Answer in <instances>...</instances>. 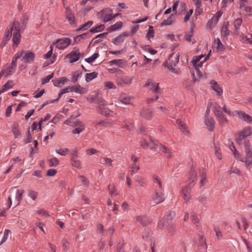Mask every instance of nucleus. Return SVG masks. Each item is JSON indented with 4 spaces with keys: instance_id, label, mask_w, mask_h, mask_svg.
I'll use <instances>...</instances> for the list:
<instances>
[{
    "instance_id": "obj_22",
    "label": "nucleus",
    "mask_w": 252,
    "mask_h": 252,
    "mask_svg": "<svg viewBox=\"0 0 252 252\" xmlns=\"http://www.w3.org/2000/svg\"><path fill=\"white\" fill-rule=\"evenodd\" d=\"M213 144L215 149V154L217 158L219 159L222 158L221 154L220 152V143L219 141H213Z\"/></svg>"
},
{
    "instance_id": "obj_3",
    "label": "nucleus",
    "mask_w": 252,
    "mask_h": 252,
    "mask_svg": "<svg viewBox=\"0 0 252 252\" xmlns=\"http://www.w3.org/2000/svg\"><path fill=\"white\" fill-rule=\"evenodd\" d=\"M13 36L12 41L14 44L17 46L20 41L21 37L20 32L21 31L24 30L25 28V26H21L20 24L16 21H13Z\"/></svg>"
},
{
    "instance_id": "obj_55",
    "label": "nucleus",
    "mask_w": 252,
    "mask_h": 252,
    "mask_svg": "<svg viewBox=\"0 0 252 252\" xmlns=\"http://www.w3.org/2000/svg\"><path fill=\"white\" fill-rule=\"evenodd\" d=\"M13 23L12 26H10L9 28L8 29L7 31L5 32L4 36L7 37V38H10L12 36V31H13Z\"/></svg>"
},
{
    "instance_id": "obj_4",
    "label": "nucleus",
    "mask_w": 252,
    "mask_h": 252,
    "mask_svg": "<svg viewBox=\"0 0 252 252\" xmlns=\"http://www.w3.org/2000/svg\"><path fill=\"white\" fill-rule=\"evenodd\" d=\"M251 135H252V127L250 126L245 127L242 130L236 133L235 141L238 145H242L243 140Z\"/></svg>"
},
{
    "instance_id": "obj_48",
    "label": "nucleus",
    "mask_w": 252,
    "mask_h": 252,
    "mask_svg": "<svg viewBox=\"0 0 252 252\" xmlns=\"http://www.w3.org/2000/svg\"><path fill=\"white\" fill-rule=\"evenodd\" d=\"M71 161L72 162V165L79 169H80L82 168V164L79 160L76 159L75 158H71Z\"/></svg>"
},
{
    "instance_id": "obj_49",
    "label": "nucleus",
    "mask_w": 252,
    "mask_h": 252,
    "mask_svg": "<svg viewBox=\"0 0 252 252\" xmlns=\"http://www.w3.org/2000/svg\"><path fill=\"white\" fill-rule=\"evenodd\" d=\"M234 148V154L233 155L236 159L239 160L240 161L244 162L243 158L242 157L240 153L236 150L235 147Z\"/></svg>"
},
{
    "instance_id": "obj_9",
    "label": "nucleus",
    "mask_w": 252,
    "mask_h": 252,
    "mask_svg": "<svg viewBox=\"0 0 252 252\" xmlns=\"http://www.w3.org/2000/svg\"><path fill=\"white\" fill-rule=\"evenodd\" d=\"M16 66L15 60H12L10 64H6L3 66L0 73L2 75L5 74V76L10 75L14 72Z\"/></svg>"
},
{
    "instance_id": "obj_38",
    "label": "nucleus",
    "mask_w": 252,
    "mask_h": 252,
    "mask_svg": "<svg viewBox=\"0 0 252 252\" xmlns=\"http://www.w3.org/2000/svg\"><path fill=\"white\" fill-rule=\"evenodd\" d=\"M97 74L98 73L96 72L86 73L85 75V80L87 82H90L93 79L97 77Z\"/></svg>"
},
{
    "instance_id": "obj_6",
    "label": "nucleus",
    "mask_w": 252,
    "mask_h": 252,
    "mask_svg": "<svg viewBox=\"0 0 252 252\" xmlns=\"http://www.w3.org/2000/svg\"><path fill=\"white\" fill-rule=\"evenodd\" d=\"M245 152V164L246 166L250 168L252 163V149L251 148V145L249 141L244 143Z\"/></svg>"
},
{
    "instance_id": "obj_7",
    "label": "nucleus",
    "mask_w": 252,
    "mask_h": 252,
    "mask_svg": "<svg viewBox=\"0 0 252 252\" xmlns=\"http://www.w3.org/2000/svg\"><path fill=\"white\" fill-rule=\"evenodd\" d=\"M113 10L110 8H106L99 12L100 17L101 20L107 23L113 19Z\"/></svg>"
},
{
    "instance_id": "obj_10",
    "label": "nucleus",
    "mask_w": 252,
    "mask_h": 252,
    "mask_svg": "<svg viewBox=\"0 0 252 252\" xmlns=\"http://www.w3.org/2000/svg\"><path fill=\"white\" fill-rule=\"evenodd\" d=\"M133 79V76H123L117 79V84L120 87L129 86L132 83Z\"/></svg>"
},
{
    "instance_id": "obj_31",
    "label": "nucleus",
    "mask_w": 252,
    "mask_h": 252,
    "mask_svg": "<svg viewBox=\"0 0 252 252\" xmlns=\"http://www.w3.org/2000/svg\"><path fill=\"white\" fill-rule=\"evenodd\" d=\"M123 25L122 22H118L114 25H111L108 29V31L109 32H112L120 29Z\"/></svg>"
},
{
    "instance_id": "obj_34",
    "label": "nucleus",
    "mask_w": 252,
    "mask_h": 252,
    "mask_svg": "<svg viewBox=\"0 0 252 252\" xmlns=\"http://www.w3.org/2000/svg\"><path fill=\"white\" fill-rule=\"evenodd\" d=\"M119 99L120 101L122 102L123 103H124L125 104H130L131 97L125 94H121L120 95Z\"/></svg>"
},
{
    "instance_id": "obj_21",
    "label": "nucleus",
    "mask_w": 252,
    "mask_h": 252,
    "mask_svg": "<svg viewBox=\"0 0 252 252\" xmlns=\"http://www.w3.org/2000/svg\"><path fill=\"white\" fill-rule=\"evenodd\" d=\"M140 115L142 117L146 119H150L153 116V112L152 110L149 108H144L141 111Z\"/></svg>"
},
{
    "instance_id": "obj_60",
    "label": "nucleus",
    "mask_w": 252,
    "mask_h": 252,
    "mask_svg": "<svg viewBox=\"0 0 252 252\" xmlns=\"http://www.w3.org/2000/svg\"><path fill=\"white\" fill-rule=\"evenodd\" d=\"M71 87H67V88L62 89L58 94L59 98H60L63 94L71 92Z\"/></svg>"
},
{
    "instance_id": "obj_54",
    "label": "nucleus",
    "mask_w": 252,
    "mask_h": 252,
    "mask_svg": "<svg viewBox=\"0 0 252 252\" xmlns=\"http://www.w3.org/2000/svg\"><path fill=\"white\" fill-rule=\"evenodd\" d=\"M98 56L99 55L98 53H94L90 57L86 58L85 61L88 63H91L94 61L98 57Z\"/></svg>"
},
{
    "instance_id": "obj_8",
    "label": "nucleus",
    "mask_w": 252,
    "mask_h": 252,
    "mask_svg": "<svg viewBox=\"0 0 252 252\" xmlns=\"http://www.w3.org/2000/svg\"><path fill=\"white\" fill-rule=\"evenodd\" d=\"M144 87L149 88V89L152 91L153 93H155V94L158 95L161 94V90L159 87V84L156 83L151 79L147 80Z\"/></svg>"
},
{
    "instance_id": "obj_1",
    "label": "nucleus",
    "mask_w": 252,
    "mask_h": 252,
    "mask_svg": "<svg viewBox=\"0 0 252 252\" xmlns=\"http://www.w3.org/2000/svg\"><path fill=\"white\" fill-rule=\"evenodd\" d=\"M196 176L197 172L194 169H191L189 173L187 184L182 187L181 189V194L186 203L189 202L192 198L191 191L194 185V182L196 180Z\"/></svg>"
},
{
    "instance_id": "obj_24",
    "label": "nucleus",
    "mask_w": 252,
    "mask_h": 252,
    "mask_svg": "<svg viewBox=\"0 0 252 252\" xmlns=\"http://www.w3.org/2000/svg\"><path fill=\"white\" fill-rule=\"evenodd\" d=\"M153 180L154 184L155 186V188H157L160 190H163L162 185V182L159 177L156 175L153 176Z\"/></svg>"
},
{
    "instance_id": "obj_28",
    "label": "nucleus",
    "mask_w": 252,
    "mask_h": 252,
    "mask_svg": "<svg viewBox=\"0 0 252 252\" xmlns=\"http://www.w3.org/2000/svg\"><path fill=\"white\" fill-rule=\"evenodd\" d=\"M13 85V81L12 80H8L4 85L2 86L1 89L0 90V94L12 88Z\"/></svg>"
},
{
    "instance_id": "obj_61",
    "label": "nucleus",
    "mask_w": 252,
    "mask_h": 252,
    "mask_svg": "<svg viewBox=\"0 0 252 252\" xmlns=\"http://www.w3.org/2000/svg\"><path fill=\"white\" fill-rule=\"evenodd\" d=\"M214 229L218 239H222L223 236L220 229L218 227H214Z\"/></svg>"
},
{
    "instance_id": "obj_20",
    "label": "nucleus",
    "mask_w": 252,
    "mask_h": 252,
    "mask_svg": "<svg viewBox=\"0 0 252 252\" xmlns=\"http://www.w3.org/2000/svg\"><path fill=\"white\" fill-rule=\"evenodd\" d=\"M71 92H74L80 94H83L87 93V89L82 87L79 85H76L71 87Z\"/></svg>"
},
{
    "instance_id": "obj_15",
    "label": "nucleus",
    "mask_w": 252,
    "mask_h": 252,
    "mask_svg": "<svg viewBox=\"0 0 252 252\" xmlns=\"http://www.w3.org/2000/svg\"><path fill=\"white\" fill-rule=\"evenodd\" d=\"M79 115V114L76 116L71 115L69 119L64 122V124L72 127L77 126L81 122L77 119V117Z\"/></svg>"
},
{
    "instance_id": "obj_43",
    "label": "nucleus",
    "mask_w": 252,
    "mask_h": 252,
    "mask_svg": "<svg viewBox=\"0 0 252 252\" xmlns=\"http://www.w3.org/2000/svg\"><path fill=\"white\" fill-rule=\"evenodd\" d=\"M159 150L161 152L167 154L168 157H171L172 153L170 150L166 146L162 145H160Z\"/></svg>"
},
{
    "instance_id": "obj_41",
    "label": "nucleus",
    "mask_w": 252,
    "mask_h": 252,
    "mask_svg": "<svg viewBox=\"0 0 252 252\" xmlns=\"http://www.w3.org/2000/svg\"><path fill=\"white\" fill-rule=\"evenodd\" d=\"M113 160L108 158L103 157L101 158V160L100 161V163L103 164H106L107 165L113 167Z\"/></svg>"
},
{
    "instance_id": "obj_12",
    "label": "nucleus",
    "mask_w": 252,
    "mask_h": 252,
    "mask_svg": "<svg viewBox=\"0 0 252 252\" xmlns=\"http://www.w3.org/2000/svg\"><path fill=\"white\" fill-rule=\"evenodd\" d=\"M66 57L69 59L70 63L77 61L80 57L79 48L74 47L73 50L67 54Z\"/></svg>"
},
{
    "instance_id": "obj_44",
    "label": "nucleus",
    "mask_w": 252,
    "mask_h": 252,
    "mask_svg": "<svg viewBox=\"0 0 252 252\" xmlns=\"http://www.w3.org/2000/svg\"><path fill=\"white\" fill-rule=\"evenodd\" d=\"M242 19L241 18H237L234 21L233 25L236 32L239 29L240 27L242 25Z\"/></svg>"
},
{
    "instance_id": "obj_58",
    "label": "nucleus",
    "mask_w": 252,
    "mask_h": 252,
    "mask_svg": "<svg viewBox=\"0 0 252 252\" xmlns=\"http://www.w3.org/2000/svg\"><path fill=\"white\" fill-rule=\"evenodd\" d=\"M154 36V31L153 29V27L151 26H149L148 32L146 35V37L148 39H149L151 37H153Z\"/></svg>"
},
{
    "instance_id": "obj_5",
    "label": "nucleus",
    "mask_w": 252,
    "mask_h": 252,
    "mask_svg": "<svg viewBox=\"0 0 252 252\" xmlns=\"http://www.w3.org/2000/svg\"><path fill=\"white\" fill-rule=\"evenodd\" d=\"M152 201L151 204L155 206L162 203L165 200L164 194L163 190H160L157 188L155 189L154 192L152 195Z\"/></svg>"
},
{
    "instance_id": "obj_47",
    "label": "nucleus",
    "mask_w": 252,
    "mask_h": 252,
    "mask_svg": "<svg viewBox=\"0 0 252 252\" xmlns=\"http://www.w3.org/2000/svg\"><path fill=\"white\" fill-rule=\"evenodd\" d=\"M124 41V39L123 38V36L119 35L115 38L113 39V43L116 45H119L122 43Z\"/></svg>"
},
{
    "instance_id": "obj_19",
    "label": "nucleus",
    "mask_w": 252,
    "mask_h": 252,
    "mask_svg": "<svg viewBox=\"0 0 252 252\" xmlns=\"http://www.w3.org/2000/svg\"><path fill=\"white\" fill-rule=\"evenodd\" d=\"M110 65H115L119 67L123 68L126 65V62L122 59L113 60L108 63Z\"/></svg>"
},
{
    "instance_id": "obj_40",
    "label": "nucleus",
    "mask_w": 252,
    "mask_h": 252,
    "mask_svg": "<svg viewBox=\"0 0 252 252\" xmlns=\"http://www.w3.org/2000/svg\"><path fill=\"white\" fill-rule=\"evenodd\" d=\"M93 24V22L92 21H89L88 22H86L85 24L81 26L79 28L77 29L76 30V31H85L89 28L90 27H91Z\"/></svg>"
},
{
    "instance_id": "obj_36",
    "label": "nucleus",
    "mask_w": 252,
    "mask_h": 252,
    "mask_svg": "<svg viewBox=\"0 0 252 252\" xmlns=\"http://www.w3.org/2000/svg\"><path fill=\"white\" fill-rule=\"evenodd\" d=\"M200 176L201 178L200 186L201 187L206 185L207 182V175L206 172L204 170H202Z\"/></svg>"
},
{
    "instance_id": "obj_56",
    "label": "nucleus",
    "mask_w": 252,
    "mask_h": 252,
    "mask_svg": "<svg viewBox=\"0 0 252 252\" xmlns=\"http://www.w3.org/2000/svg\"><path fill=\"white\" fill-rule=\"evenodd\" d=\"M10 232V230L9 229H5L4 231L3 236L2 240L0 242V245H2L4 242L6 241L7 239L9 233Z\"/></svg>"
},
{
    "instance_id": "obj_14",
    "label": "nucleus",
    "mask_w": 252,
    "mask_h": 252,
    "mask_svg": "<svg viewBox=\"0 0 252 252\" xmlns=\"http://www.w3.org/2000/svg\"><path fill=\"white\" fill-rule=\"evenodd\" d=\"M71 43V40L68 38H63L57 41L56 47L60 49H63Z\"/></svg>"
},
{
    "instance_id": "obj_30",
    "label": "nucleus",
    "mask_w": 252,
    "mask_h": 252,
    "mask_svg": "<svg viewBox=\"0 0 252 252\" xmlns=\"http://www.w3.org/2000/svg\"><path fill=\"white\" fill-rule=\"evenodd\" d=\"M237 114H238L239 117L242 119L244 121L247 122H252V117L250 115L246 114L245 112L242 111L237 112Z\"/></svg>"
},
{
    "instance_id": "obj_62",
    "label": "nucleus",
    "mask_w": 252,
    "mask_h": 252,
    "mask_svg": "<svg viewBox=\"0 0 252 252\" xmlns=\"http://www.w3.org/2000/svg\"><path fill=\"white\" fill-rule=\"evenodd\" d=\"M95 103H97L99 106L103 107L104 105L106 104V102L102 98H99L98 96L97 97Z\"/></svg>"
},
{
    "instance_id": "obj_26",
    "label": "nucleus",
    "mask_w": 252,
    "mask_h": 252,
    "mask_svg": "<svg viewBox=\"0 0 252 252\" xmlns=\"http://www.w3.org/2000/svg\"><path fill=\"white\" fill-rule=\"evenodd\" d=\"M229 25L228 22H224L221 28V35L225 38H227L228 36L229 35V31L228 29Z\"/></svg>"
},
{
    "instance_id": "obj_64",
    "label": "nucleus",
    "mask_w": 252,
    "mask_h": 252,
    "mask_svg": "<svg viewBox=\"0 0 252 252\" xmlns=\"http://www.w3.org/2000/svg\"><path fill=\"white\" fill-rule=\"evenodd\" d=\"M124 242L123 241H120L117 245V252H124Z\"/></svg>"
},
{
    "instance_id": "obj_51",
    "label": "nucleus",
    "mask_w": 252,
    "mask_h": 252,
    "mask_svg": "<svg viewBox=\"0 0 252 252\" xmlns=\"http://www.w3.org/2000/svg\"><path fill=\"white\" fill-rule=\"evenodd\" d=\"M197 200L199 203H201L203 205L206 204L207 202V198L206 196V195L204 194L199 195L197 197Z\"/></svg>"
},
{
    "instance_id": "obj_27",
    "label": "nucleus",
    "mask_w": 252,
    "mask_h": 252,
    "mask_svg": "<svg viewBox=\"0 0 252 252\" xmlns=\"http://www.w3.org/2000/svg\"><path fill=\"white\" fill-rule=\"evenodd\" d=\"M216 117L221 126H224L227 124L228 121L222 113Z\"/></svg>"
},
{
    "instance_id": "obj_45",
    "label": "nucleus",
    "mask_w": 252,
    "mask_h": 252,
    "mask_svg": "<svg viewBox=\"0 0 252 252\" xmlns=\"http://www.w3.org/2000/svg\"><path fill=\"white\" fill-rule=\"evenodd\" d=\"M213 111L215 116H218L222 113L221 111L220 106L217 103H215L213 106Z\"/></svg>"
},
{
    "instance_id": "obj_59",
    "label": "nucleus",
    "mask_w": 252,
    "mask_h": 252,
    "mask_svg": "<svg viewBox=\"0 0 252 252\" xmlns=\"http://www.w3.org/2000/svg\"><path fill=\"white\" fill-rule=\"evenodd\" d=\"M107 34L108 33L107 32H103L96 35L95 38H98V39L94 41V42L96 43L101 42L102 41V38L106 37Z\"/></svg>"
},
{
    "instance_id": "obj_16",
    "label": "nucleus",
    "mask_w": 252,
    "mask_h": 252,
    "mask_svg": "<svg viewBox=\"0 0 252 252\" xmlns=\"http://www.w3.org/2000/svg\"><path fill=\"white\" fill-rule=\"evenodd\" d=\"M205 123L209 131H212L215 127V123L213 119L209 115L205 116Z\"/></svg>"
},
{
    "instance_id": "obj_63",
    "label": "nucleus",
    "mask_w": 252,
    "mask_h": 252,
    "mask_svg": "<svg viewBox=\"0 0 252 252\" xmlns=\"http://www.w3.org/2000/svg\"><path fill=\"white\" fill-rule=\"evenodd\" d=\"M173 17V14L170 15L168 19L164 20L163 21V22L161 24L162 26L171 25L172 23V18Z\"/></svg>"
},
{
    "instance_id": "obj_25",
    "label": "nucleus",
    "mask_w": 252,
    "mask_h": 252,
    "mask_svg": "<svg viewBox=\"0 0 252 252\" xmlns=\"http://www.w3.org/2000/svg\"><path fill=\"white\" fill-rule=\"evenodd\" d=\"M12 131L14 135V138H17L19 136L21 135V130L17 124L14 123L11 127Z\"/></svg>"
},
{
    "instance_id": "obj_39",
    "label": "nucleus",
    "mask_w": 252,
    "mask_h": 252,
    "mask_svg": "<svg viewBox=\"0 0 252 252\" xmlns=\"http://www.w3.org/2000/svg\"><path fill=\"white\" fill-rule=\"evenodd\" d=\"M48 165L50 167L57 166L60 163V161L55 157L48 160Z\"/></svg>"
},
{
    "instance_id": "obj_57",
    "label": "nucleus",
    "mask_w": 252,
    "mask_h": 252,
    "mask_svg": "<svg viewBox=\"0 0 252 252\" xmlns=\"http://www.w3.org/2000/svg\"><path fill=\"white\" fill-rule=\"evenodd\" d=\"M28 195L33 200H35L38 196V193L35 191L29 190L28 191Z\"/></svg>"
},
{
    "instance_id": "obj_35",
    "label": "nucleus",
    "mask_w": 252,
    "mask_h": 252,
    "mask_svg": "<svg viewBox=\"0 0 252 252\" xmlns=\"http://www.w3.org/2000/svg\"><path fill=\"white\" fill-rule=\"evenodd\" d=\"M24 193V190L23 189H17L16 192V197L15 199L17 201V205H19L20 203V202L23 198V195Z\"/></svg>"
},
{
    "instance_id": "obj_50",
    "label": "nucleus",
    "mask_w": 252,
    "mask_h": 252,
    "mask_svg": "<svg viewBox=\"0 0 252 252\" xmlns=\"http://www.w3.org/2000/svg\"><path fill=\"white\" fill-rule=\"evenodd\" d=\"M108 189L111 196L118 195V193L116 191V190L114 185H109Z\"/></svg>"
},
{
    "instance_id": "obj_18",
    "label": "nucleus",
    "mask_w": 252,
    "mask_h": 252,
    "mask_svg": "<svg viewBox=\"0 0 252 252\" xmlns=\"http://www.w3.org/2000/svg\"><path fill=\"white\" fill-rule=\"evenodd\" d=\"M35 58V54L31 51H28L23 57L22 60L25 63L32 62Z\"/></svg>"
},
{
    "instance_id": "obj_17",
    "label": "nucleus",
    "mask_w": 252,
    "mask_h": 252,
    "mask_svg": "<svg viewBox=\"0 0 252 252\" xmlns=\"http://www.w3.org/2000/svg\"><path fill=\"white\" fill-rule=\"evenodd\" d=\"M137 221L140 223L143 226H146L150 224L152 220L147 216H138L136 217Z\"/></svg>"
},
{
    "instance_id": "obj_13",
    "label": "nucleus",
    "mask_w": 252,
    "mask_h": 252,
    "mask_svg": "<svg viewBox=\"0 0 252 252\" xmlns=\"http://www.w3.org/2000/svg\"><path fill=\"white\" fill-rule=\"evenodd\" d=\"M65 17L70 25H71L73 28L77 27V25L75 23V16L72 11L68 8L66 9Z\"/></svg>"
},
{
    "instance_id": "obj_11",
    "label": "nucleus",
    "mask_w": 252,
    "mask_h": 252,
    "mask_svg": "<svg viewBox=\"0 0 252 252\" xmlns=\"http://www.w3.org/2000/svg\"><path fill=\"white\" fill-rule=\"evenodd\" d=\"M222 14L220 11H218L216 15L208 21L206 25L208 29L211 30L217 24Z\"/></svg>"
},
{
    "instance_id": "obj_23",
    "label": "nucleus",
    "mask_w": 252,
    "mask_h": 252,
    "mask_svg": "<svg viewBox=\"0 0 252 252\" xmlns=\"http://www.w3.org/2000/svg\"><path fill=\"white\" fill-rule=\"evenodd\" d=\"M67 81V79L64 77H61L58 79H54L52 80L53 84L55 87H62L65 82Z\"/></svg>"
},
{
    "instance_id": "obj_46",
    "label": "nucleus",
    "mask_w": 252,
    "mask_h": 252,
    "mask_svg": "<svg viewBox=\"0 0 252 252\" xmlns=\"http://www.w3.org/2000/svg\"><path fill=\"white\" fill-rule=\"evenodd\" d=\"M199 244L200 246L202 247L205 249H207V246L206 244V241L203 235H200L199 236Z\"/></svg>"
},
{
    "instance_id": "obj_52",
    "label": "nucleus",
    "mask_w": 252,
    "mask_h": 252,
    "mask_svg": "<svg viewBox=\"0 0 252 252\" xmlns=\"http://www.w3.org/2000/svg\"><path fill=\"white\" fill-rule=\"evenodd\" d=\"M204 55H200L198 56L194 57L191 62L195 67H196L197 63H198L200 60L204 57Z\"/></svg>"
},
{
    "instance_id": "obj_32",
    "label": "nucleus",
    "mask_w": 252,
    "mask_h": 252,
    "mask_svg": "<svg viewBox=\"0 0 252 252\" xmlns=\"http://www.w3.org/2000/svg\"><path fill=\"white\" fill-rule=\"evenodd\" d=\"M76 127V128H75L72 131V132L73 134H79L80 133L83 132L85 129V126L82 122L80 123V124H79V125H77V126Z\"/></svg>"
},
{
    "instance_id": "obj_29",
    "label": "nucleus",
    "mask_w": 252,
    "mask_h": 252,
    "mask_svg": "<svg viewBox=\"0 0 252 252\" xmlns=\"http://www.w3.org/2000/svg\"><path fill=\"white\" fill-rule=\"evenodd\" d=\"M134 179L135 182L137 183L140 187L144 188L146 187V181L143 177L140 176H136L134 177Z\"/></svg>"
},
{
    "instance_id": "obj_42",
    "label": "nucleus",
    "mask_w": 252,
    "mask_h": 252,
    "mask_svg": "<svg viewBox=\"0 0 252 252\" xmlns=\"http://www.w3.org/2000/svg\"><path fill=\"white\" fill-rule=\"evenodd\" d=\"M105 28V26L104 24L99 25L95 27L92 28L90 32L92 33H95L97 32H99L102 31Z\"/></svg>"
},
{
    "instance_id": "obj_37",
    "label": "nucleus",
    "mask_w": 252,
    "mask_h": 252,
    "mask_svg": "<svg viewBox=\"0 0 252 252\" xmlns=\"http://www.w3.org/2000/svg\"><path fill=\"white\" fill-rule=\"evenodd\" d=\"M98 108L99 113L105 116H108L110 115V114L112 112L110 110L107 108L101 106H98Z\"/></svg>"
},
{
    "instance_id": "obj_33",
    "label": "nucleus",
    "mask_w": 252,
    "mask_h": 252,
    "mask_svg": "<svg viewBox=\"0 0 252 252\" xmlns=\"http://www.w3.org/2000/svg\"><path fill=\"white\" fill-rule=\"evenodd\" d=\"M212 88L214 90L218 95H220L222 93V89L219 86L217 83L214 81L211 83Z\"/></svg>"
},
{
    "instance_id": "obj_53",
    "label": "nucleus",
    "mask_w": 252,
    "mask_h": 252,
    "mask_svg": "<svg viewBox=\"0 0 252 252\" xmlns=\"http://www.w3.org/2000/svg\"><path fill=\"white\" fill-rule=\"evenodd\" d=\"M69 149L65 148H61L56 151V153L62 156L66 155L69 152Z\"/></svg>"
},
{
    "instance_id": "obj_2",
    "label": "nucleus",
    "mask_w": 252,
    "mask_h": 252,
    "mask_svg": "<svg viewBox=\"0 0 252 252\" xmlns=\"http://www.w3.org/2000/svg\"><path fill=\"white\" fill-rule=\"evenodd\" d=\"M179 53H172L171 54L168 58L169 63L167 62L163 63L165 66H166L167 64L169 63L168 66V69L172 73L178 74V71L175 67L179 62Z\"/></svg>"
}]
</instances>
